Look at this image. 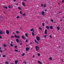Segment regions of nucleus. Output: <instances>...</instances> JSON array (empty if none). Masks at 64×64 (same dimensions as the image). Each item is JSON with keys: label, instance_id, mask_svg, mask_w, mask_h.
<instances>
[{"label": "nucleus", "instance_id": "1", "mask_svg": "<svg viewBox=\"0 0 64 64\" xmlns=\"http://www.w3.org/2000/svg\"><path fill=\"white\" fill-rule=\"evenodd\" d=\"M39 47H38V46H36V51H39Z\"/></svg>", "mask_w": 64, "mask_h": 64}, {"label": "nucleus", "instance_id": "2", "mask_svg": "<svg viewBox=\"0 0 64 64\" xmlns=\"http://www.w3.org/2000/svg\"><path fill=\"white\" fill-rule=\"evenodd\" d=\"M5 34V32L4 31H3V32H2V31L0 30V34Z\"/></svg>", "mask_w": 64, "mask_h": 64}, {"label": "nucleus", "instance_id": "3", "mask_svg": "<svg viewBox=\"0 0 64 64\" xmlns=\"http://www.w3.org/2000/svg\"><path fill=\"white\" fill-rule=\"evenodd\" d=\"M14 36L16 37V38H20V36H17L16 35H15Z\"/></svg>", "mask_w": 64, "mask_h": 64}, {"label": "nucleus", "instance_id": "4", "mask_svg": "<svg viewBox=\"0 0 64 64\" xmlns=\"http://www.w3.org/2000/svg\"><path fill=\"white\" fill-rule=\"evenodd\" d=\"M36 39L38 41H39L40 39V38L38 36H37L36 37Z\"/></svg>", "mask_w": 64, "mask_h": 64}, {"label": "nucleus", "instance_id": "5", "mask_svg": "<svg viewBox=\"0 0 64 64\" xmlns=\"http://www.w3.org/2000/svg\"><path fill=\"white\" fill-rule=\"evenodd\" d=\"M6 33L7 35H9V31L8 30H6Z\"/></svg>", "mask_w": 64, "mask_h": 64}, {"label": "nucleus", "instance_id": "6", "mask_svg": "<svg viewBox=\"0 0 64 64\" xmlns=\"http://www.w3.org/2000/svg\"><path fill=\"white\" fill-rule=\"evenodd\" d=\"M29 49H30V48H27L26 49V51H27V52H28Z\"/></svg>", "mask_w": 64, "mask_h": 64}, {"label": "nucleus", "instance_id": "7", "mask_svg": "<svg viewBox=\"0 0 64 64\" xmlns=\"http://www.w3.org/2000/svg\"><path fill=\"white\" fill-rule=\"evenodd\" d=\"M41 13L42 15H43V16H44L45 15L44 12H41Z\"/></svg>", "mask_w": 64, "mask_h": 64}, {"label": "nucleus", "instance_id": "8", "mask_svg": "<svg viewBox=\"0 0 64 64\" xmlns=\"http://www.w3.org/2000/svg\"><path fill=\"white\" fill-rule=\"evenodd\" d=\"M30 30L31 32H34V28H32V29Z\"/></svg>", "mask_w": 64, "mask_h": 64}, {"label": "nucleus", "instance_id": "9", "mask_svg": "<svg viewBox=\"0 0 64 64\" xmlns=\"http://www.w3.org/2000/svg\"><path fill=\"white\" fill-rule=\"evenodd\" d=\"M47 30H46L44 32V33L45 34H47Z\"/></svg>", "mask_w": 64, "mask_h": 64}, {"label": "nucleus", "instance_id": "10", "mask_svg": "<svg viewBox=\"0 0 64 64\" xmlns=\"http://www.w3.org/2000/svg\"><path fill=\"white\" fill-rule=\"evenodd\" d=\"M22 4L24 6H25V2H23L22 3Z\"/></svg>", "mask_w": 64, "mask_h": 64}, {"label": "nucleus", "instance_id": "11", "mask_svg": "<svg viewBox=\"0 0 64 64\" xmlns=\"http://www.w3.org/2000/svg\"><path fill=\"white\" fill-rule=\"evenodd\" d=\"M22 38L24 39H25V37L23 36H22Z\"/></svg>", "mask_w": 64, "mask_h": 64}, {"label": "nucleus", "instance_id": "12", "mask_svg": "<svg viewBox=\"0 0 64 64\" xmlns=\"http://www.w3.org/2000/svg\"><path fill=\"white\" fill-rule=\"evenodd\" d=\"M16 42H17V43H18L19 42V40H18V39H16Z\"/></svg>", "mask_w": 64, "mask_h": 64}, {"label": "nucleus", "instance_id": "13", "mask_svg": "<svg viewBox=\"0 0 64 64\" xmlns=\"http://www.w3.org/2000/svg\"><path fill=\"white\" fill-rule=\"evenodd\" d=\"M57 28L58 30H59V29H60V28L59 26H57Z\"/></svg>", "mask_w": 64, "mask_h": 64}, {"label": "nucleus", "instance_id": "14", "mask_svg": "<svg viewBox=\"0 0 64 64\" xmlns=\"http://www.w3.org/2000/svg\"><path fill=\"white\" fill-rule=\"evenodd\" d=\"M6 44H4L3 45V47H6Z\"/></svg>", "mask_w": 64, "mask_h": 64}, {"label": "nucleus", "instance_id": "15", "mask_svg": "<svg viewBox=\"0 0 64 64\" xmlns=\"http://www.w3.org/2000/svg\"><path fill=\"white\" fill-rule=\"evenodd\" d=\"M36 41V40H34V41L36 43V44H38V42Z\"/></svg>", "mask_w": 64, "mask_h": 64}, {"label": "nucleus", "instance_id": "16", "mask_svg": "<svg viewBox=\"0 0 64 64\" xmlns=\"http://www.w3.org/2000/svg\"><path fill=\"white\" fill-rule=\"evenodd\" d=\"M38 63H39V64H42V62H40V61H38Z\"/></svg>", "mask_w": 64, "mask_h": 64}, {"label": "nucleus", "instance_id": "17", "mask_svg": "<svg viewBox=\"0 0 64 64\" xmlns=\"http://www.w3.org/2000/svg\"><path fill=\"white\" fill-rule=\"evenodd\" d=\"M50 29H53V27L52 26H50Z\"/></svg>", "mask_w": 64, "mask_h": 64}, {"label": "nucleus", "instance_id": "18", "mask_svg": "<svg viewBox=\"0 0 64 64\" xmlns=\"http://www.w3.org/2000/svg\"><path fill=\"white\" fill-rule=\"evenodd\" d=\"M46 28H47L48 29H49V27L48 26H46Z\"/></svg>", "mask_w": 64, "mask_h": 64}, {"label": "nucleus", "instance_id": "19", "mask_svg": "<svg viewBox=\"0 0 64 64\" xmlns=\"http://www.w3.org/2000/svg\"><path fill=\"white\" fill-rule=\"evenodd\" d=\"M16 33H17V34H18V33H20V32L18 31H16Z\"/></svg>", "mask_w": 64, "mask_h": 64}, {"label": "nucleus", "instance_id": "20", "mask_svg": "<svg viewBox=\"0 0 64 64\" xmlns=\"http://www.w3.org/2000/svg\"><path fill=\"white\" fill-rule=\"evenodd\" d=\"M3 18V16H0V19H2Z\"/></svg>", "mask_w": 64, "mask_h": 64}, {"label": "nucleus", "instance_id": "21", "mask_svg": "<svg viewBox=\"0 0 64 64\" xmlns=\"http://www.w3.org/2000/svg\"><path fill=\"white\" fill-rule=\"evenodd\" d=\"M32 36H34V32H32Z\"/></svg>", "mask_w": 64, "mask_h": 64}, {"label": "nucleus", "instance_id": "22", "mask_svg": "<svg viewBox=\"0 0 64 64\" xmlns=\"http://www.w3.org/2000/svg\"><path fill=\"white\" fill-rule=\"evenodd\" d=\"M15 63H16V64H17L18 63V61L16 60L15 61Z\"/></svg>", "mask_w": 64, "mask_h": 64}, {"label": "nucleus", "instance_id": "23", "mask_svg": "<svg viewBox=\"0 0 64 64\" xmlns=\"http://www.w3.org/2000/svg\"><path fill=\"white\" fill-rule=\"evenodd\" d=\"M18 8L19 10H21V8L20 7H18Z\"/></svg>", "mask_w": 64, "mask_h": 64}, {"label": "nucleus", "instance_id": "24", "mask_svg": "<svg viewBox=\"0 0 64 64\" xmlns=\"http://www.w3.org/2000/svg\"><path fill=\"white\" fill-rule=\"evenodd\" d=\"M20 18V17H19V16H18L16 17V18L17 19H18V18Z\"/></svg>", "mask_w": 64, "mask_h": 64}, {"label": "nucleus", "instance_id": "25", "mask_svg": "<svg viewBox=\"0 0 64 64\" xmlns=\"http://www.w3.org/2000/svg\"><path fill=\"white\" fill-rule=\"evenodd\" d=\"M25 35V36H26V37H28V34H26Z\"/></svg>", "mask_w": 64, "mask_h": 64}, {"label": "nucleus", "instance_id": "26", "mask_svg": "<svg viewBox=\"0 0 64 64\" xmlns=\"http://www.w3.org/2000/svg\"><path fill=\"white\" fill-rule=\"evenodd\" d=\"M6 57V55H4L2 56V57L4 58H5Z\"/></svg>", "mask_w": 64, "mask_h": 64}, {"label": "nucleus", "instance_id": "27", "mask_svg": "<svg viewBox=\"0 0 64 64\" xmlns=\"http://www.w3.org/2000/svg\"><path fill=\"white\" fill-rule=\"evenodd\" d=\"M49 59L50 60H52V58H50Z\"/></svg>", "mask_w": 64, "mask_h": 64}, {"label": "nucleus", "instance_id": "28", "mask_svg": "<svg viewBox=\"0 0 64 64\" xmlns=\"http://www.w3.org/2000/svg\"><path fill=\"white\" fill-rule=\"evenodd\" d=\"M20 14H22V11H20Z\"/></svg>", "mask_w": 64, "mask_h": 64}, {"label": "nucleus", "instance_id": "29", "mask_svg": "<svg viewBox=\"0 0 64 64\" xmlns=\"http://www.w3.org/2000/svg\"><path fill=\"white\" fill-rule=\"evenodd\" d=\"M39 29H40V30H42V29L40 27L39 28Z\"/></svg>", "mask_w": 64, "mask_h": 64}, {"label": "nucleus", "instance_id": "30", "mask_svg": "<svg viewBox=\"0 0 64 64\" xmlns=\"http://www.w3.org/2000/svg\"><path fill=\"white\" fill-rule=\"evenodd\" d=\"M10 45L11 46V47H13V44H10Z\"/></svg>", "mask_w": 64, "mask_h": 64}, {"label": "nucleus", "instance_id": "31", "mask_svg": "<svg viewBox=\"0 0 64 64\" xmlns=\"http://www.w3.org/2000/svg\"><path fill=\"white\" fill-rule=\"evenodd\" d=\"M37 55L38 56H39L40 55V53H38V54H37Z\"/></svg>", "mask_w": 64, "mask_h": 64}, {"label": "nucleus", "instance_id": "32", "mask_svg": "<svg viewBox=\"0 0 64 64\" xmlns=\"http://www.w3.org/2000/svg\"><path fill=\"white\" fill-rule=\"evenodd\" d=\"M24 55H25V54H24V53H23L22 55V56H24Z\"/></svg>", "mask_w": 64, "mask_h": 64}, {"label": "nucleus", "instance_id": "33", "mask_svg": "<svg viewBox=\"0 0 64 64\" xmlns=\"http://www.w3.org/2000/svg\"><path fill=\"white\" fill-rule=\"evenodd\" d=\"M6 64H9V63L7 62H6Z\"/></svg>", "mask_w": 64, "mask_h": 64}, {"label": "nucleus", "instance_id": "34", "mask_svg": "<svg viewBox=\"0 0 64 64\" xmlns=\"http://www.w3.org/2000/svg\"><path fill=\"white\" fill-rule=\"evenodd\" d=\"M0 52H1V53H3V51H2V50H0Z\"/></svg>", "mask_w": 64, "mask_h": 64}, {"label": "nucleus", "instance_id": "35", "mask_svg": "<svg viewBox=\"0 0 64 64\" xmlns=\"http://www.w3.org/2000/svg\"><path fill=\"white\" fill-rule=\"evenodd\" d=\"M51 22H54L53 21V20H51Z\"/></svg>", "mask_w": 64, "mask_h": 64}, {"label": "nucleus", "instance_id": "36", "mask_svg": "<svg viewBox=\"0 0 64 64\" xmlns=\"http://www.w3.org/2000/svg\"><path fill=\"white\" fill-rule=\"evenodd\" d=\"M46 6V4H44L43 5V6L44 7H45Z\"/></svg>", "mask_w": 64, "mask_h": 64}, {"label": "nucleus", "instance_id": "37", "mask_svg": "<svg viewBox=\"0 0 64 64\" xmlns=\"http://www.w3.org/2000/svg\"><path fill=\"white\" fill-rule=\"evenodd\" d=\"M42 26H44V23H42Z\"/></svg>", "mask_w": 64, "mask_h": 64}, {"label": "nucleus", "instance_id": "38", "mask_svg": "<svg viewBox=\"0 0 64 64\" xmlns=\"http://www.w3.org/2000/svg\"><path fill=\"white\" fill-rule=\"evenodd\" d=\"M14 51L16 52H18V50H14Z\"/></svg>", "mask_w": 64, "mask_h": 64}, {"label": "nucleus", "instance_id": "39", "mask_svg": "<svg viewBox=\"0 0 64 64\" xmlns=\"http://www.w3.org/2000/svg\"><path fill=\"white\" fill-rule=\"evenodd\" d=\"M8 8H11V7H10V5L8 6Z\"/></svg>", "mask_w": 64, "mask_h": 64}, {"label": "nucleus", "instance_id": "40", "mask_svg": "<svg viewBox=\"0 0 64 64\" xmlns=\"http://www.w3.org/2000/svg\"><path fill=\"white\" fill-rule=\"evenodd\" d=\"M22 14V16H25V14Z\"/></svg>", "mask_w": 64, "mask_h": 64}, {"label": "nucleus", "instance_id": "41", "mask_svg": "<svg viewBox=\"0 0 64 64\" xmlns=\"http://www.w3.org/2000/svg\"><path fill=\"white\" fill-rule=\"evenodd\" d=\"M35 57V56L34 55H33L32 56V58H34Z\"/></svg>", "mask_w": 64, "mask_h": 64}, {"label": "nucleus", "instance_id": "42", "mask_svg": "<svg viewBox=\"0 0 64 64\" xmlns=\"http://www.w3.org/2000/svg\"><path fill=\"white\" fill-rule=\"evenodd\" d=\"M50 36L51 38H52V36H51V35H50Z\"/></svg>", "mask_w": 64, "mask_h": 64}, {"label": "nucleus", "instance_id": "43", "mask_svg": "<svg viewBox=\"0 0 64 64\" xmlns=\"http://www.w3.org/2000/svg\"><path fill=\"white\" fill-rule=\"evenodd\" d=\"M28 42V40H26V42Z\"/></svg>", "mask_w": 64, "mask_h": 64}, {"label": "nucleus", "instance_id": "44", "mask_svg": "<svg viewBox=\"0 0 64 64\" xmlns=\"http://www.w3.org/2000/svg\"><path fill=\"white\" fill-rule=\"evenodd\" d=\"M17 46H15V48H17Z\"/></svg>", "mask_w": 64, "mask_h": 64}, {"label": "nucleus", "instance_id": "45", "mask_svg": "<svg viewBox=\"0 0 64 64\" xmlns=\"http://www.w3.org/2000/svg\"><path fill=\"white\" fill-rule=\"evenodd\" d=\"M62 3H64V0H62Z\"/></svg>", "mask_w": 64, "mask_h": 64}, {"label": "nucleus", "instance_id": "46", "mask_svg": "<svg viewBox=\"0 0 64 64\" xmlns=\"http://www.w3.org/2000/svg\"><path fill=\"white\" fill-rule=\"evenodd\" d=\"M16 5H18V3H16V4H15V5H16Z\"/></svg>", "mask_w": 64, "mask_h": 64}, {"label": "nucleus", "instance_id": "47", "mask_svg": "<svg viewBox=\"0 0 64 64\" xmlns=\"http://www.w3.org/2000/svg\"><path fill=\"white\" fill-rule=\"evenodd\" d=\"M41 6L42 7H43V4H41Z\"/></svg>", "mask_w": 64, "mask_h": 64}, {"label": "nucleus", "instance_id": "48", "mask_svg": "<svg viewBox=\"0 0 64 64\" xmlns=\"http://www.w3.org/2000/svg\"><path fill=\"white\" fill-rule=\"evenodd\" d=\"M46 36H46V35H44V36L45 37V38H46Z\"/></svg>", "mask_w": 64, "mask_h": 64}, {"label": "nucleus", "instance_id": "49", "mask_svg": "<svg viewBox=\"0 0 64 64\" xmlns=\"http://www.w3.org/2000/svg\"><path fill=\"white\" fill-rule=\"evenodd\" d=\"M20 45H22V43H21L20 44Z\"/></svg>", "mask_w": 64, "mask_h": 64}, {"label": "nucleus", "instance_id": "50", "mask_svg": "<svg viewBox=\"0 0 64 64\" xmlns=\"http://www.w3.org/2000/svg\"><path fill=\"white\" fill-rule=\"evenodd\" d=\"M3 7H4V8H6V6H3Z\"/></svg>", "mask_w": 64, "mask_h": 64}, {"label": "nucleus", "instance_id": "51", "mask_svg": "<svg viewBox=\"0 0 64 64\" xmlns=\"http://www.w3.org/2000/svg\"><path fill=\"white\" fill-rule=\"evenodd\" d=\"M14 36H12L11 37V38H14Z\"/></svg>", "mask_w": 64, "mask_h": 64}, {"label": "nucleus", "instance_id": "52", "mask_svg": "<svg viewBox=\"0 0 64 64\" xmlns=\"http://www.w3.org/2000/svg\"><path fill=\"white\" fill-rule=\"evenodd\" d=\"M6 9H8V8H7V6H6Z\"/></svg>", "mask_w": 64, "mask_h": 64}, {"label": "nucleus", "instance_id": "53", "mask_svg": "<svg viewBox=\"0 0 64 64\" xmlns=\"http://www.w3.org/2000/svg\"><path fill=\"white\" fill-rule=\"evenodd\" d=\"M46 22L48 24V21H46Z\"/></svg>", "mask_w": 64, "mask_h": 64}, {"label": "nucleus", "instance_id": "54", "mask_svg": "<svg viewBox=\"0 0 64 64\" xmlns=\"http://www.w3.org/2000/svg\"><path fill=\"white\" fill-rule=\"evenodd\" d=\"M11 44H12V43H13V42L12 41L11 42Z\"/></svg>", "mask_w": 64, "mask_h": 64}, {"label": "nucleus", "instance_id": "55", "mask_svg": "<svg viewBox=\"0 0 64 64\" xmlns=\"http://www.w3.org/2000/svg\"><path fill=\"white\" fill-rule=\"evenodd\" d=\"M2 49L0 47V50H1Z\"/></svg>", "mask_w": 64, "mask_h": 64}, {"label": "nucleus", "instance_id": "56", "mask_svg": "<svg viewBox=\"0 0 64 64\" xmlns=\"http://www.w3.org/2000/svg\"><path fill=\"white\" fill-rule=\"evenodd\" d=\"M14 2H16V0H13Z\"/></svg>", "mask_w": 64, "mask_h": 64}, {"label": "nucleus", "instance_id": "57", "mask_svg": "<svg viewBox=\"0 0 64 64\" xmlns=\"http://www.w3.org/2000/svg\"><path fill=\"white\" fill-rule=\"evenodd\" d=\"M24 62V63L26 64V62Z\"/></svg>", "mask_w": 64, "mask_h": 64}, {"label": "nucleus", "instance_id": "58", "mask_svg": "<svg viewBox=\"0 0 64 64\" xmlns=\"http://www.w3.org/2000/svg\"><path fill=\"white\" fill-rule=\"evenodd\" d=\"M13 34H15V33L13 32Z\"/></svg>", "mask_w": 64, "mask_h": 64}, {"label": "nucleus", "instance_id": "59", "mask_svg": "<svg viewBox=\"0 0 64 64\" xmlns=\"http://www.w3.org/2000/svg\"><path fill=\"white\" fill-rule=\"evenodd\" d=\"M0 38H2L1 36H0Z\"/></svg>", "mask_w": 64, "mask_h": 64}, {"label": "nucleus", "instance_id": "60", "mask_svg": "<svg viewBox=\"0 0 64 64\" xmlns=\"http://www.w3.org/2000/svg\"><path fill=\"white\" fill-rule=\"evenodd\" d=\"M50 9H51V7H50Z\"/></svg>", "mask_w": 64, "mask_h": 64}, {"label": "nucleus", "instance_id": "61", "mask_svg": "<svg viewBox=\"0 0 64 64\" xmlns=\"http://www.w3.org/2000/svg\"><path fill=\"white\" fill-rule=\"evenodd\" d=\"M58 4H60V3H58Z\"/></svg>", "mask_w": 64, "mask_h": 64}, {"label": "nucleus", "instance_id": "62", "mask_svg": "<svg viewBox=\"0 0 64 64\" xmlns=\"http://www.w3.org/2000/svg\"><path fill=\"white\" fill-rule=\"evenodd\" d=\"M45 11L46 12V11H47V10H45Z\"/></svg>", "mask_w": 64, "mask_h": 64}, {"label": "nucleus", "instance_id": "63", "mask_svg": "<svg viewBox=\"0 0 64 64\" xmlns=\"http://www.w3.org/2000/svg\"><path fill=\"white\" fill-rule=\"evenodd\" d=\"M12 7H13V6H12Z\"/></svg>", "mask_w": 64, "mask_h": 64}, {"label": "nucleus", "instance_id": "64", "mask_svg": "<svg viewBox=\"0 0 64 64\" xmlns=\"http://www.w3.org/2000/svg\"><path fill=\"white\" fill-rule=\"evenodd\" d=\"M19 52H20V50H19Z\"/></svg>", "mask_w": 64, "mask_h": 64}]
</instances>
